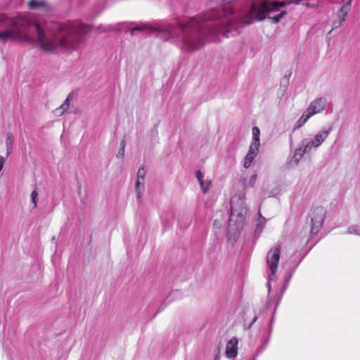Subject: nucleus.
Returning a JSON list of instances; mask_svg holds the SVG:
<instances>
[{"label":"nucleus","instance_id":"nucleus-9","mask_svg":"<svg viewBox=\"0 0 360 360\" xmlns=\"http://www.w3.org/2000/svg\"><path fill=\"white\" fill-rule=\"evenodd\" d=\"M146 170L144 167H140L137 172L136 181V198L141 201L143 193L145 191V176Z\"/></svg>","mask_w":360,"mask_h":360},{"label":"nucleus","instance_id":"nucleus-1","mask_svg":"<svg viewBox=\"0 0 360 360\" xmlns=\"http://www.w3.org/2000/svg\"><path fill=\"white\" fill-rule=\"evenodd\" d=\"M0 25L6 29L0 33L8 32L10 37L1 41H17L34 44L41 51L76 49L84 39L90 27L77 22H32L24 15L10 18L0 13Z\"/></svg>","mask_w":360,"mask_h":360},{"label":"nucleus","instance_id":"nucleus-12","mask_svg":"<svg viewBox=\"0 0 360 360\" xmlns=\"http://www.w3.org/2000/svg\"><path fill=\"white\" fill-rule=\"evenodd\" d=\"M196 178L198 180L201 189L204 193H206L209 190L210 186L211 184L210 180H204V174L200 171L198 170L195 174Z\"/></svg>","mask_w":360,"mask_h":360},{"label":"nucleus","instance_id":"nucleus-5","mask_svg":"<svg viewBox=\"0 0 360 360\" xmlns=\"http://www.w3.org/2000/svg\"><path fill=\"white\" fill-rule=\"evenodd\" d=\"M326 105L327 99L325 97H319L313 100L297 121L294 129L302 127L312 116L322 112Z\"/></svg>","mask_w":360,"mask_h":360},{"label":"nucleus","instance_id":"nucleus-19","mask_svg":"<svg viewBox=\"0 0 360 360\" xmlns=\"http://www.w3.org/2000/svg\"><path fill=\"white\" fill-rule=\"evenodd\" d=\"M38 197V192L37 189L32 191L30 195L31 202L33 204V207L35 208L37 207V199Z\"/></svg>","mask_w":360,"mask_h":360},{"label":"nucleus","instance_id":"nucleus-22","mask_svg":"<svg viewBox=\"0 0 360 360\" xmlns=\"http://www.w3.org/2000/svg\"><path fill=\"white\" fill-rule=\"evenodd\" d=\"M146 29V27L145 26H137L131 29V34L134 35L136 34V32L137 31H141Z\"/></svg>","mask_w":360,"mask_h":360},{"label":"nucleus","instance_id":"nucleus-24","mask_svg":"<svg viewBox=\"0 0 360 360\" xmlns=\"http://www.w3.org/2000/svg\"><path fill=\"white\" fill-rule=\"evenodd\" d=\"M5 159L3 156L0 155V172L3 169L4 165Z\"/></svg>","mask_w":360,"mask_h":360},{"label":"nucleus","instance_id":"nucleus-20","mask_svg":"<svg viewBox=\"0 0 360 360\" xmlns=\"http://www.w3.org/2000/svg\"><path fill=\"white\" fill-rule=\"evenodd\" d=\"M124 148H125V141H122L121 143H120V149L119 150L117 154V158H122L124 155Z\"/></svg>","mask_w":360,"mask_h":360},{"label":"nucleus","instance_id":"nucleus-28","mask_svg":"<svg viewBox=\"0 0 360 360\" xmlns=\"http://www.w3.org/2000/svg\"><path fill=\"white\" fill-rule=\"evenodd\" d=\"M217 220H214V224L216 225L217 224Z\"/></svg>","mask_w":360,"mask_h":360},{"label":"nucleus","instance_id":"nucleus-2","mask_svg":"<svg viewBox=\"0 0 360 360\" xmlns=\"http://www.w3.org/2000/svg\"><path fill=\"white\" fill-rule=\"evenodd\" d=\"M156 30L161 33L164 40H174L182 50L187 52L201 48L207 33L205 25L196 18L179 19L176 25L166 24L159 26Z\"/></svg>","mask_w":360,"mask_h":360},{"label":"nucleus","instance_id":"nucleus-16","mask_svg":"<svg viewBox=\"0 0 360 360\" xmlns=\"http://www.w3.org/2000/svg\"><path fill=\"white\" fill-rule=\"evenodd\" d=\"M13 141V134L11 132H8L7 135H6V139L7 155H8L12 150Z\"/></svg>","mask_w":360,"mask_h":360},{"label":"nucleus","instance_id":"nucleus-6","mask_svg":"<svg viewBox=\"0 0 360 360\" xmlns=\"http://www.w3.org/2000/svg\"><path fill=\"white\" fill-rule=\"evenodd\" d=\"M281 249V245L277 244L274 248L271 249L266 255V264L271 273V274L269 276V281L267 283L269 291L270 290V282L273 280L272 277L275 276L277 271L278 263L280 259Z\"/></svg>","mask_w":360,"mask_h":360},{"label":"nucleus","instance_id":"nucleus-8","mask_svg":"<svg viewBox=\"0 0 360 360\" xmlns=\"http://www.w3.org/2000/svg\"><path fill=\"white\" fill-rule=\"evenodd\" d=\"M333 3H342L343 6L340 8L338 12V21L334 22L333 29L338 28L345 20V16L347 15L351 8L352 0H330Z\"/></svg>","mask_w":360,"mask_h":360},{"label":"nucleus","instance_id":"nucleus-23","mask_svg":"<svg viewBox=\"0 0 360 360\" xmlns=\"http://www.w3.org/2000/svg\"><path fill=\"white\" fill-rule=\"evenodd\" d=\"M9 37H10V35H9V33L8 32H4V33H0V39H6Z\"/></svg>","mask_w":360,"mask_h":360},{"label":"nucleus","instance_id":"nucleus-25","mask_svg":"<svg viewBox=\"0 0 360 360\" xmlns=\"http://www.w3.org/2000/svg\"><path fill=\"white\" fill-rule=\"evenodd\" d=\"M256 177H257V175L256 174H253L252 176H251V179H250V184L252 186L254 185L255 181H256Z\"/></svg>","mask_w":360,"mask_h":360},{"label":"nucleus","instance_id":"nucleus-18","mask_svg":"<svg viewBox=\"0 0 360 360\" xmlns=\"http://www.w3.org/2000/svg\"><path fill=\"white\" fill-rule=\"evenodd\" d=\"M347 233L349 234L360 235V230L358 226L352 225L348 227Z\"/></svg>","mask_w":360,"mask_h":360},{"label":"nucleus","instance_id":"nucleus-21","mask_svg":"<svg viewBox=\"0 0 360 360\" xmlns=\"http://www.w3.org/2000/svg\"><path fill=\"white\" fill-rule=\"evenodd\" d=\"M286 15V12L285 11H282L281 13H279L278 15H276L274 17L271 18V20L273 21V22L274 23H277L285 15Z\"/></svg>","mask_w":360,"mask_h":360},{"label":"nucleus","instance_id":"nucleus-4","mask_svg":"<svg viewBox=\"0 0 360 360\" xmlns=\"http://www.w3.org/2000/svg\"><path fill=\"white\" fill-rule=\"evenodd\" d=\"M247 209L245 200L243 196H234L231 200V213L228 226V235L233 236V240L240 234V230L243 228Z\"/></svg>","mask_w":360,"mask_h":360},{"label":"nucleus","instance_id":"nucleus-3","mask_svg":"<svg viewBox=\"0 0 360 360\" xmlns=\"http://www.w3.org/2000/svg\"><path fill=\"white\" fill-rule=\"evenodd\" d=\"M332 129V127L323 128L312 138L302 139L288 161L287 167L290 169L297 167L305 154L316 150L329 136Z\"/></svg>","mask_w":360,"mask_h":360},{"label":"nucleus","instance_id":"nucleus-17","mask_svg":"<svg viewBox=\"0 0 360 360\" xmlns=\"http://www.w3.org/2000/svg\"><path fill=\"white\" fill-rule=\"evenodd\" d=\"M46 4L44 1H37V0H31L28 4V6L30 9H34L37 7H44Z\"/></svg>","mask_w":360,"mask_h":360},{"label":"nucleus","instance_id":"nucleus-7","mask_svg":"<svg viewBox=\"0 0 360 360\" xmlns=\"http://www.w3.org/2000/svg\"><path fill=\"white\" fill-rule=\"evenodd\" d=\"M326 210L323 207L319 206L314 208L310 211L309 217L311 218V230L310 235H316L321 230L325 217H326Z\"/></svg>","mask_w":360,"mask_h":360},{"label":"nucleus","instance_id":"nucleus-15","mask_svg":"<svg viewBox=\"0 0 360 360\" xmlns=\"http://www.w3.org/2000/svg\"><path fill=\"white\" fill-rule=\"evenodd\" d=\"M252 140L251 142L252 145H255L260 146V130L257 127H252Z\"/></svg>","mask_w":360,"mask_h":360},{"label":"nucleus","instance_id":"nucleus-26","mask_svg":"<svg viewBox=\"0 0 360 360\" xmlns=\"http://www.w3.org/2000/svg\"><path fill=\"white\" fill-rule=\"evenodd\" d=\"M257 317V316H255L252 323H250V326L249 327H251V326L256 321Z\"/></svg>","mask_w":360,"mask_h":360},{"label":"nucleus","instance_id":"nucleus-13","mask_svg":"<svg viewBox=\"0 0 360 360\" xmlns=\"http://www.w3.org/2000/svg\"><path fill=\"white\" fill-rule=\"evenodd\" d=\"M266 223V219L262 217L261 213H259V217L257 220L256 228L255 231V236H258L264 229Z\"/></svg>","mask_w":360,"mask_h":360},{"label":"nucleus","instance_id":"nucleus-10","mask_svg":"<svg viewBox=\"0 0 360 360\" xmlns=\"http://www.w3.org/2000/svg\"><path fill=\"white\" fill-rule=\"evenodd\" d=\"M259 146L252 145L250 144V146L249 148L248 153H247L244 163L243 167L246 169L249 168L251 165V163L252 162L255 158L257 156L258 151H259Z\"/></svg>","mask_w":360,"mask_h":360},{"label":"nucleus","instance_id":"nucleus-11","mask_svg":"<svg viewBox=\"0 0 360 360\" xmlns=\"http://www.w3.org/2000/svg\"><path fill=\"white\" fill-rule=\"evenodd\" d=\"M237 345L238 340L236 338H232L228 342L226 349V354L228 358L232 359L237 356Z\"/></svg>","mask_w":360,"mask_h":360},{"label":"nucleus","instance_id":"nucleus-14","mask_svg":"<svg viewBox=\"0 0 360 360\" xmlns=\"http://www.w3.org/2000/svg\"><path fill=\"white\" fill-rule=\"evenodd\" d=\"M70 107V99L69 96L65 99L64 103L59 107L53 110V113L56 116H61Z\"/></svg>","mask_w":360,"mask_h":360},{"label":"nucleus","instance_id":"nucleus-27","mask_svg":"<svg viewBox=\"0 0 360 360\" xmlns=\"http://www.w3.org/2000/svg\"><path fill=\"white\" fill-rule=\"evenodd\" d=\"M214 360H219V356L218 354L215 355Z\"/></svg>","mask_w":360,"mask_h":360}]
</instances>
